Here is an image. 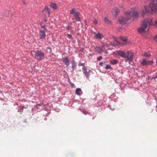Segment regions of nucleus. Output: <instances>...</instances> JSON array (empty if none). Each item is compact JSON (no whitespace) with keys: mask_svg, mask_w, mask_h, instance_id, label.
<instances>
[{"mask_svg":"<svg viewBox=\"0 0 157 157\" xmlns=\"http://www.w3.org/2000/svg\"><path fill=\"white\" fill-rule=\"evenodd\" d=\"M142 16L143 17H144V15H142Z\"/></svg>","mask_w":157,"mask_h":157,"instance_id":"41","label":"nucleus"},{"mask_svg":"<svg viewBox=\"0 0 157 157\" xmlns=\"http://www.w3.org/2000/svg\"><path fill=\"white\" fill-rule=\"evenodd\" d=\"M102 58V57L101 56H100L99 57L97 58V59L99 61H100Z\"/></svg>","mask_w":157,"mask_h":157,"instance_id":"29","label":"nucleus"},{"mask_svg":"<svg viewBox=\"0 0 157 157\" xmlns=\"http://www.w3.org/2000/svg\"><path fill=\"white\" fill-rule=\"evenodd\" d=\"M101 47L102 48H105V43L104 42H101Z\"/></svg>","mask_w":157,"mask_h":157,"instance_id":"27","label":"nucleus"},{"mask_svg":"<svg viewBox=\"0 0 157 157\" xmlns=\"http://www.w3.org/2000/svg\"><path fill=\"white\" fill-rule=\"evenodd\" d=\"M126 17L119 18V22L121 24H125L127 22H130L138 16L137 11H128L126 13Z\"/></svg>","mask_w":157,"mask_h":157,"instance_id":"1","label":"nucleus"},{"mask_svg":"<svg viewBox=\"0 0 157 157\" xmlns=\"http://www.w3.org/2000/svg\"><path fill=\"white\" fill-rule=\"evenodd\" d=\"M70 60L67 57L63 58L62 59V61L67 66H68L70 63Z\"/></svg>","mask_w":157,"mask_h":157,"instance_id":"9","label":"nucleus"},{"mask_svg":"<svg viewBox=\"0 0 157 157\" xmlns=\"http://www.w3.org/2000/svg\"><path fill=\"white\" fill-rule=\"evenodd\" d=\"M145 57H149L151 56V54L148 52H145L143 54Z\"/></svg>","mask_w":157,"mask_h":157,"instance_id":"19","label":"nucleus"},{"mask_svg":"<svg viewBox=\"0 0 157 157\" xmlns=\"http://www.w3.org/2000/svg\"><path fill=\"white\" fill-rule=\"evenodd\" d=\"M120 39L123 42V44L124 45H126L127 44V43H128V40L126 37L120 36Z\"/></svg>","mask_w":157,"mask_h":157,"instance_id":"12","label":"nucleus"},{"mask_svg":"<svg viewBox=\"0 0 157 157\" xmlns=\"http://www.w3.org/2000/svg\"><path fill=\"white\" fill-rule=\"evenodd\" d=\"M50 5L52 8L55 10L57 8V5L56 3H52Z\"/></svg>","mask_w":157,"mask_h":157,"instance_id":"17","label":"nucleus"},{"mask_svg":"<svg viewBox=\"0 0 157 157\" xmlns=\"http://www.w3.org/2000/svg\"><path fill=\"white\" fill-rule=\"evenodd\" d=\"M39 34L41 39H45L46 38V34L43 30H40L39 31Z\"/></svg>","mask_w":157,"mask_h":157,"instance_id":"11","label":"nucleus"},{"mask_svg":"<svg viewBox=\"0 0 157 157\" xmlns=\"http://www.w3.org/2000/svg\"><path fill=\"white\" fill-rule=\"evenodd\" d=\"M154 40L157 42V35L154 37Z\"/></svg>","mask_w":157,"mask_h":157,"instance_id":"30","label":"nucleus"},{"mask_svg":"<svg viewBox=\"0 0 157 157\" xmlns=\"http://www.w3.org/2000/svg\"><path fill=\"white\" fill-rule=\"evenodd\" d=\"M67 36L69 39H72V36L70 34H67Z\"/></svg>","mask_w":157,"mask_h":157,"instance_id":"28","label":"nucleus"},{"mask_svg":"<svg viewBox=\"0 0 157 157\" xmlns=\"http://www.w3.org/2000/svg\"><path fill=\"white\" fill-rule=\"evenodd\" d=\"M105 69H106V70H108V69H112V67H111V66L109 65V64H107L106 65V66H105Z\"/></svg>","mask_w":157,"mask_h":157,"instance_id":"24","label":"nucleus"},{"mask_svg":"<svg viewBox=\"0 0 157 157\" xmlns=\"http://www.w3.org/2000/svg\"><path fill=\"white\" fill-rule=\"evenodd\" d=\"M102 51V50L100 48L98 47H97L94 48L95 52L100 54L101 53V51Z\"/></svg>","mask_w":157,"mask_h":157,"instance_id":"15","label":"nucleus"},{"mask_svg":"<svg viewBox=\"0 0 157 157\" xmlns=\"http://www.w3.org/2000/svg\"><path fill=\"white\" fill-rule=\"evenodd\" d=\"M152 61H149L146 58L144 59L140 63V64L143 66H149L153 63Z\"/></svg>","mask_w":157,"mask_h":157,"instance_id":"6","label":"nucleus"},{"mask_svg":"<svg viewBox=\"0 0 157 157\" xmlns=\"http://www.w3.org/2000/svg\"><path fill=\"white\" fill-rule=\"evenodd\" d=\"M151 20L150 19H148L144 21L140 28L138 29L139 32L140 33L144 32L147 28L148 25H151Z\"/></svg>","mask_w":157,"mask_h":157,"instance_id":"2","label":"nucleus"},{"mask_svg":"<svg viewBox=\"0 0 157 157\" xmlns=\"http://www.w3.org/2000/svg\"><path fill=\"white\" fill-rule=\"evenodd\" d=\"M134 58L133 54L129 51H127L126 54V58L128 61H131Z\"/></svg>","mask_w":157,"mask_h":157,"instance_id":"7","label":"nucleus"},{"mask_svg":"<svg viewBox=\"0 0 157 157\" xmlns=\"http://www.w3.org/2000/svg\"><path fill=\"white\" fill-rule=\"evenodd\" d=\"M81 90L80 88H78L76 89L75 91V93L76 94L78 95H80L81 94L80 93H79V92L81 91Z\"/></svg>","mask_w":157,"mask_h":157,"instance_id":"20","label":"nucleus"},{"mask_svg":"<svg viewBox=\"0 0 157 157\" xmlns=\"http://www.w3.org/2000/svg\"><path fill=\"white\" fill-rule=\"evenodd\" d=\"M116 53L120 56H121L123 58H126V53L125 52H123L122 51L119 50L116 51Z\"/></svg>","mask_w":157,"mask_h":157,"instance_id":"10","label":"nucleus"},{"mask_svg":"<svg viewBox=\"0 0 157 157\" xmlns=\"http://www.w3.org/2000/svg\"><path fill=\"white\" fill-rule=\"evenodd\" d=\"M157 78V76H156L154 77V79H155Z\"/></svg>","mask_w":157,"mask_h":157,"instance_id":"40","label":"nucleus"},{"mask_svg":"<svg viewBox=\"0 0 157 157\" xmlns=\"http://www.w3.org/2000/svg\"><path fill=\"white\" fill-rule=\"evenodd\" d=\"M49 49L50 50V52H52V49L51 48H49Z\"/></svg>","mask_w":157,"mask_h":157,"instance_id":"39","label":"nucleus"},{"mask_svg":"<svg viewBox=\"0 0 157 157\" xmlns=\"http://www.w3.org/2000/svg\"><path fill=\"white\" fill-rule=\"evenodd\" d=\"M84 63H81V64H80L79 65V66H83V67H85L84 66Z\"/></svg>","mask_w":157,"mask_h":157,"instance_id":"35","label":"nucleus"},{"mask_svg":"<svg viewBox=\"0 0 157 157\" xmlns=\"http://www.w3.org/2000/svg\"><path fill=\"white\" fill-rule=\"evenodd\" d=\"M82 70L84 75L86 76V78L88 79L89 75L91 72L90 70V69L87 70L86 67H83Z\"/></svg>","mask_w":157,"mask_h":157,"instance_id":"8","label":"nucleus"},{"mask_svg":"<svg viewBox=\"0 0 157 157\" xmlns=\"http://www.w3.org/2000/svg\"><path fill=\"white\" fill-rule=\"evenodd\" d=\"M35 53V57L36 58L39 57V60H40L44 57V54L43 52L37 50L36 52H33Z\"/></svg>","mask_w":157,"mask_h":157,"instance_id":"4","label":"nucleus"},{"mask_svg":"<svg viewBox=\"0 0 157 157\" xmlns=\"http://www.w3.org/2000/svg\"><path fill=\"white\" fill-rule=\"evenodd\" d=\"M120 12L119 10L117 7H116L114 8L112 10V13L114 15H116Z\"/></svg>","mask_w":157,"mask_h":157,"instance_id":"14","label":"nucleus"},{"mask_svg":"<svg viewBox=\"0 0 157 157\" xmlns=\"http://www.w3.org/2000/svg\"><path fill=\"white\" fill-rule=\"evenodd\" d=\"M103 62H100V63H99V65H101L102 64H103Z\"/></svg>","mask_w":157,"mask_h":157,"instance_id":"36","label":"nucleus"},{"mask_svg":"<svg viewBox=\"0 0 157 157\" xmlns=\"http://www.w3.org/2000/svg\"><path fill=\"white\" fill-rule=\"evenodd\" d=\"M105 21L106 23H109V19L106 17L105 18Z\"/></svg>","mask_w":157,"mask_h":157,"instance_id":"26","label":"nucleus"},{"mask_svg":"<svg viewBox=\"0 0 157 157\" xmlns=\"http://www.w3.org/2000/svg\"><path fill=\"white\" fill-rule=\"evenodd\" d=\"M40 26L42 29H44L45 31H47L48 30L47 29L46 26L44 25H43L42 24L40 25Z\"/></svg>","mask_w":157,"mask_h":157,"instance_id":"22","label":"nucleus"},{"mask_svg":"<svg viewBox=\"0 0 157 157\" xmlns=\"http://www.w3.org/2000/svg\"><path fill=\"white\" fill-rule=\"evenodd\" d=\"M104 37L102 33H99V32L95 35V37L96 39H102Z\"/></svg>","mask_w":157,"mask_h":157,"instance_id":"13","label":"nucleus"},{"mask_svg":"<svg viewBox=\"0 0 157 157\" xmlns=\"http://www.w3.org/2000/svg\"><path fill=\"white\" fill-rule=\"evenodd\" d=\"M72 24V23H70V24H71V25Z\"/></svg>","mask_w":157,"mask_h":157,"instance_id":"42","label":"nucleus"},{"mask_svg":"<svg viewBox=\"0 0 157 157\" xmlns=\"http://www.w3.org/2000/svg\"><path fill=\"white\" fill-rule=\"evenodd\" d=\"M93 23L96 24H98V22L95 19L94 21H93Z\"/></svg>","mask_w":157,"mask_h":157,"instance_id":"32","label":"nucleus"},{"mask_svg":"<svg viewBox=\"0 0 157 157\" xmlns=\"http://www.w3.org/2000/svg\"><path fill=\"white\" fill-rule=\"evenodd\" d=\"M44 9L45 10H46L48 12V14H50V11H49V8H48V7H47V6H45V9Z\"/></svg>","mask_w":157,"mask_h":157,"instance_id":"25","label":"nucleus"},{"mask_svg":"<svg viewBox=\"0 0 157 157\" xmlns=\"http://www.w3.org/2000/svg\"><path fill=\"white\" fill-rule=\"evenodd\" d=\"M72 67L73 68V71L74 70V64H73L72 65Z\"/></svg>","mask_w":157,"mask_h":157,"instance_id":"37","label":"nucleus"},{"mask_svg":"<svg viewBox=\"0 0 157 157\" xmlns=\"http://www.w3.org/2000/svg\"><path fill=\"white\" fill-rule=\"evenodd\" d=\"M151 20L150 19H148L144 21L140 28L138 29L139 32L140 33L144 32L147 28L148 25H151Z\"/></svg>","mask_w":157,"mask_h":157,"instance_id":"3","label":"nucleus"},{"mask_svg":"<svg viewBox=\"0 0 157 157\" xmlns=\"http://www.w3.org/2000/svg\"><path fill=\"white\" fill-rule=\"evenodd\" d=\"M154 25L155 26H157V20L155 21Z\"/></svg>","mask_w":157,"mask_h":157,"instance_id":"34","label":"nucleus"},{"mask_svg":"<svg viewBox=\"0 0 157 157\" xmlns=\"http://www.w3.org/2000/svg\"><path fill=\"white\" fill-rule=\"evenodd\" d=\"M79 13L76 12L74 15V18L72 19V20L74 23H76V21H81V17L79 16Z\"/></svg>","mask_w":157,"mask_h":157,"instance_id":"5","label":"nucleus"},{"mask_svg":"<svg viewBox=\"0 0 157 157\" xmlns=\"http://www.w3.org/2000/svg\"><path fill=\"white\" fill-rule=\"evenodd\" d=\"M148 11L147 10V8L145 6L142 10L143 14H145L148 12Z\"/></svg>","mask_w":157,"mask_h":157,"instance_id":"21","label":"nucleus"},{"mask_svg":"<svg viewBox=\"0 0 157 157\" xmlns=\"http://www.w3.org/2000/svg\"><path fill=\"white\" fill-rule=\"evenodd\" d=\"M98 32L97 30L94 28H93L91 30V33L95 35Z\"/></svg>","mask_w":157,"mask_h":157,"instance_id":"16","label":"nucleus"},{"mask_svg":"<svg viewBox=\"0 0 157 157\" xmlns=\"http://www.w3.org/2000/svg\"><path fill=\"white\" fill-rule=\"evenodd\" d=\"M46 17H45V18H44V21H47V20L46 19Z\"/></svg>","mask_w":157,"mask_h":157,"instance_id":"38","label":"nucleus"},{"mask_svg":"<svg viewBox=\"0 0 157 157\" xmlns=\"http://www.w3.org/2000/svg\"><path fill=\"white\" fill-rule=\"evenodd\" d=\"M72 28V27L71 26H68L67 27V29H68V30H70V29L71 28Z\"/></svg>","mask_w":157,"mask_h":157,"instance_id":"33","label":"nucleus"},{"mask_svg":"<svg viewBox=\"0 0 157 157\" xmlns=\"http://www.w3.org/2000/svg\"><path fill=\"white\" fill-rule=\"evenodd\" d=\"M75 9H72L71 11H70V14H75V13H76V12H77V11H74L75 10Z\"/></svg>","mask_w":157,"mask_h":157,"instance_id":"23","label":"nucleus"},{"mask_svg":"<svg viewBox=\"0 0 157 157\" xmlns=\"http://www.w3.org/2000/svg\"><path fill=\"white\" fill-rule=\"evenodd\" d=\"M118 62V60L116 59H113L110 61V63L112 64H116Z\"/></svg>","mask_w":157,"mask_h":157,"instance_id":"18","label":"nucleus"},{"mask_svg":"<svg viewBox=\"0 0 157 157\" xmlns=\"http://www.w3.org/2000/svg\"><path fill=\"white\" fill-rule=\"evenodd\" d=\"M82 112L85 115H86L87 114H89V113L86 111H83Z\"/></svg>","mask_w":157,"mask_h":157,"instance_id":"31","label":"nucleus"}]
</instances>
